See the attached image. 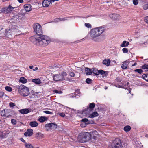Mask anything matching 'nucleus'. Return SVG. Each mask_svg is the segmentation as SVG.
<instances>
[{"mask_svg":"<svg viewBox=\"0 0 148 148\" xmlns=\"http://www.w3.org/2000/svg\"><path fill=\"white\" fill-rule=\"evenodd\" d=\"M34 32L37 34L31 37L30 39L33 43L38 46H46L50 42V38L47 36H40V34L42 33L41 26L38 23H36L33 25Z\"/></svg>","mask_w":148,"mask_h":148,"instance_id":"f257e3e1","label":"nucleus"},{"mask_svg":"<svg viewBox=\"0 0 148 148\" xmlns=\"http://www.w3.org/2000/svg\"><path fill=\"white\" fill-rule=\"evenodd\" d=\"M20 30L16 26H14L11 28L8 29H2L0 30V34H2V36L5 37L6 38L11 39L12 38V35L15 34L19 33Z\"/></svg>","mask_w":148,"mask_h":148,"instance_id":"f03ea898","label":"nucleus"},{"mask_svg":"<svg viewBox=\"0 0 148 148\" xmlns=\"http://www.w3.org/2000/svg\"><path fill=\"white\" fill-rule=\"evenodd\" d=\"M105 29L104 26H101L92 29L90 32L91 37L94 38L100 36Z\"/></svg>","mask_w":148,"mask_h":148,"instance_id":"7ed1b4c3","label":"nucleus"},{"mask_svg":"<svg viewBox=\"0 0 148 148\" xmlns=\"http://www.w3.org/2000/svg\"><path fill=\"white\" fill-rule=\"evenodd\" d=\"M18 89V92L21 96L26 97L29 94L28 88L23 85L19 86Z\"/></svg>","mask_w":148,"mask_h":148,"instance_id":"20e7f679","label":"nucleus"},{"mask_svg":"<svg viewBox=\"0 0 148 148\" xmlns=\"http://www.w3.org/2000/svg\"><path fill=\"white\" fill-rule=\"evenodd\" d=\"M79 138L81 142H85L90 139L91 135L88 132H84L80 134Z\"/></svg>","mask_w":148,"mask_h":148,"instance_id":"39448f33","label":"nucleus"},{"mask_svg":"<svg viewBox=\"0 0 148 148\" xmlns=\"http://www.w3.org/2000/svg\"><path fill=\"white\" fill-rule=\"evenodd\" d=\"M122 144L119 138L115 139L112 144V148H121Z\"/></svg>","mask_w":148,"mask_h":148,"instance_id":"423d86ee","label":"nucleus"},{"mask_svg":"<svg viewBox=\"0 0 148 148\" xmlns=\"http://www.w3.org/2000/svg\"><path fill=\"white\" fill-rule=\"evenodd\" d=\"M14 8L12 7L11 5H9L8 7H5L2 9V12L3 13L5 14L10 12L14 9Z\"/></svg>","mask_w":148,"mask_h":148,"instance_id":"0eeeda50","label":"nucleus"},{"mask_svg":"<svg viewBox=\"0 0 148 148\" xmlns=\"http://www.w3.org/2000/svg\"><path fill=\"white\" fill-rule=\"evenodd\" d=\"M45 127H49L51 129L55 130L57 127V125L56 124L54 123L47 124L45 125Z\"/></svg>","mask_w":148,"mask_h":148,"instance_id":"6e6552de","label":"nucleus"},{"mask_svg":"<svg viewBox=\"0 0 148 148\" xmlns=\"http://www.w3.org/2000/svg\"><path fill=\"white\" fill-rule=\"evenodd\" d=\"M31 111V109L30 108L22 109L19 110V112L22 114H26L29 113Z\"/></svg>","mask_w":148,"mask_h":148,"instance_id":"1a4fd4ad","label":"nucleus"},{"mask_svg":"<svg viewBox=\"0 0 148 148\" xmlns=\"http://www.w3.org/2000/svg\"><path fill=\"white\" fill-rule=\"evenodd\" d=\"M63 78H62L61 74H56L53 76V79L56 81L63 80Z\"/></svg>","mask_w":148,"mask_h":148,"instance_id":"9d476101","label":"nucleus"},{"mask_svg":"<svg viewBox=\"0 0 148 148\" xmlns=\"http://www.w3.org/2000/svg\"><path fill=\"white\" fill-rule=\"evenodd\" d=\"M132 61L130 60H128L123 62L121 66V68L123 69H126L127 67L128 64L131 62Z\"/></svg>","mask_w":148,"mask_h":148,"instance_id":"9b49d317","label":"nucleus"},{"mask_svg":"<svg viewBox=\"0 0 148 148\" xmlns=\"http://www.w3.org/2000/svg\"><path fill=\"white\" fill-rule=\"evenodd\" d=\"M133 143L135 148H142L143 147V145H141V143L138 140H134Z\"/></svg>","mask_w":148,"mask_h":148,"instance_id":"f8f14e48","label":"nucleus"},{"mask_svg":"<svg viewBox=\"0 0 148 148\" xmlns=\"http://www.w3.org/2000/svg\"><path fill=\"white\" fill-rule=\"evenodd\" d=\"M51 4V0H44L42 3V5L43 7H47Z\"/></svg>","mask_w":148,"mask_h":148,"instance_id":"ddd939ff","label":"nucleus"},{"mask_svg":"<svg viewBox=\"0 0 148 148\" xmlns=\"http://www.w3.org/2000/svg\"><path fill=\"white\" fill-rule=\"evenodd\" d=\"M110 17L111 18L114 20L118 19L120 17L119 15L116 14H110Z\"/></svg>","mask_w":148,"mask_h":148,"instance_id":"4468645a","label":"nucleus"},{"mask_svg":"<svg viewBox=\"0 0 148 148\" xmlns=\"http://www.w3.org/2000/svg\"><path fill=\"white\" fill-rule=\"evenodd\" d=\"M24 9L26 12L30 11L32 10L31 6L30 4H27L24 6Z\"/></svg>","mask_w":148,"mask_h":148,"instance_id":"2eb2a0df","label":"nucleus"},{"mask_svg":"<svg viewBox=\"0 0 148 148\" xmlns=\"http://www.w3.org/2000/svg\"><path fill=\"white\" fill-rule=\"evenodd\" d=\"M33 134V130L31 129H28L26 132L24 134L26 136H30Z\"/></svg>","mask_w":148,"mask_h":148,"instance_id":"dca6fc26","label":"nucleus"},{"mask_svg":"<svg viewBox=\"0 0 148 148\" xmlns=\"http://www.w3.org/2000/svg\"><path fill=\"white\" fill-rule=\"evenodd\" d=\"M36 137L38 139H42L44 138V135L41 133L38 132L36 134Z\"/></svg>","mask_w":148,"mask_h":148,"instance_id":"f3484780","label":"nucleus"},{"mask_svg":"<svg viewBox=\"0 0 148 148\" xmlns=\"http://www.w3.org/2000/svg\"><path fill=\"white\" fill-rule=\"evenodd\" d=\"M19 82L22 84H25L27 82V80L25 78L22 77H20Z\"/></svg>","mask_w":148,"mask_h":148,"instance_id":"a211bd4d","label":"nucleus"},{"mask_svg":"<svg viewBox=\"0 0 148 148\" xmlns=\"http://www.w3.org/2000/svg\"><path fill=\"white\" fill-rule=\"evenodd\" d=\"M32 82L37 84H39L41 83V81L39 78L33 79L32 80Z\"/></svg>","mask_w":148,"mask_h":148,"instance_id":"6ab92c4d","label":"nucleus"},{"mask_svg":"<svg viewBox=\"0 0 148 148\" xmlns=\"http://www.w3.org/2000/svg\"><path fill=\"white\" fill-rule=\"evenodd\" d=\"M85 73L87 75H90L92 73V69L88 68H85Z\"/></svg>","mask_w":148,"mask_h":148,"instance_id":"aec40b11","label":"nucleus"},{"mask_svg":"<svg viewBox=\"0 0 148 148\" xmlns=\"http://www.w3.org/2000/svg\"><path fill=\"white\" fill-rule=\"evenodd\" d=\"M99 74H100L103 76H106L108 74V72L105 71L103 70H99Z\"/></svg>","mask_w":148,"mask_h":148,"instance_id":"412c9836","label":"nucleus"},{"mask_svg":"<svg viewBox=\"0 0 148 148\" xmlns=\"http://www.w3.org/2000/svg\"><path fill=\"white\" fill-rule=\"evenodd\" d=\"M110 61L109 59H105L103 61V64L108 66L110 65Z\"/></svg>","mask_w":148,"mask_h":148,"instance_id":"4be33fe9","label":"nucleus"},{"mask_svg":"<svg viewBox=\"0 0 148 148\" xmlns=\"http://www.w3.org/2000/svg\"><path fill=\"white\" fill-rule=\"evenodd\" d=\"M129 44V42L124 40L123 42L121 44L120 46L121 47H126L128 46Z\"/></svg>","mask_w":148,"mask_h":148,"instance_id":"5701e85b","label":"nucleus"},{"mask_svg":"<svg viewBox=\"0 0 148 148\" xmlns=\"http://www.w3.org/2000/svg\"><path fill=\"white\" fill-rule=\"evenodd\" d=\"M92 73L95 74L96 75H99V70L96 68L92 69Z\"/></svg>","mask_w":148,"mask_h":148,"instance_id":"b1692460","label":"nucleus"},{"mask_svg":"<svg viewBox=\"0 0 148 148\" xmlns=\"http://www.w3.org/2000/svg\"><path fill=\"white\" fill-rule=\"evenodd\" d=\"M29 125L32 127H35L38 126V123L36 121H32L29 123Z\"/></svg>","mask_w":148,"mask_h":148,"instance_id":"393cba45","label":"nucleus"},{"mask_svg":"<svg viewBox=\"0 0 148 148\" xmlns=\"http://www.w3.org/2000/svg\"><path fill=\"white\" fill-rule=\"evenodd\" d=\"M17 19L18 18L16 16H13L11 18L10 20L9 21V22L10 23L15 22L17 21Z\"/></svg>","mask_w":148,"mask_h":148,"instance_id":"a878e982","label":"nucleus"},{"mask_svg":"<svg viewBox=\"0 0 148 148\" xmlns=\"http://www.w3.org/2000/svg\"><path fill=\"white\" fill-rule=\"evenodd\" d=\"M81 121L86 124L87 125L90 123V121L88 120L87 118L83 119L81 120Z\"/></svg>","mask_w":148,"mask_h":148,"instance_id":"bb28decb","label":"nucleus"},{"mask_svg":"<svg viewBox=\"0 0 148 148\" xmlns=\"http://www.w3.org/2000/svg\"><path fill=\"white\" fill-rule=\"evenodd\" d=\"M47 118L45 116H41L38 119L39 121L40 122H43L47 120Z\"/></svg>","mask_w":148,"mask_h":148,"instance_id":"cd10ccee","label":"nucleus"},{"mask_svg":"<svg viewBox=\"0 0 148 148\" xmlns=\"http://www.w3.org/2000/svg\"><path fill=\"white\" fill-rule=\"evenodd\" d=\"M98 115V114L96 112H95L92 113L90 116L89 117L90 118H94V117L97 116Z\"/></svg>","mask_w":148,"mask_h":148,"instance_id":"c85d7f7f","label":"nucleus"},{"mask_svg":"<svg viewBox=\"0 0 148 148\" xmlns=\"http://www.w3.org/2000/svg\"><path fill=\"white\" fill-rule=\"evenodd\" d=\"M142 77L144 79L148 82V73L144 74L142 75Z\"/></svg>","mask_w":148,"mask_h":148,"instance_id":"c756f323","label":"nucleus"},{"mask_svg":"<svg viewBox=\"0 0 148 148\" xmlns=\"http://www.w3.org/2000/svg\"><path fill=\"white\" fill-rule=\"evenodd\" d=\"M131 129L130 126L127 125L125 126L124 128V130L125 131L128 132L130 131Z\"/></svg>","mask_w":148,"mask_h":148,"instance_id":"7c9ffc66","label":"nucleus"},{"mask_svg":"<svg viewBox=\"0 0 148 148\" xmlns=\"http://www.w3.org/2000/svg\"><path fill=\"white\" fill-rule=\"evenodd\" d=\"M62 78H63V80H65V77L67 75V73L65 72H62L61 74Z\"/></svg>","mask_w":148,"mask_h":148,"instance_id":"2f4dec72","label":"nucleus"},{"mask_svg":"<svg viewBox=\"0 0 148 148\" xmlns=\"http://www.w3.org/2000/svg\"><path fill=\"white\" fill-rule=\"evenodd\" d=\"M5 89L8 91L10 92L12 91V88L10 86H7L5 87Z\"/></svg>","mask_w":148,"mask_h":148,"instance_id":"473e14b6","label":"nucleus"},{"mask_svg":"<svg viewBox=\"0 0 148 148\" xmlns=\"http://www.w3.org/2000/svg\"><path fill=\"white\" fill-rule=\"evenodd\" d=\"M25 145L26 148H33L32 145L30 144H27V143H25Z\"/></svg>","mask_w":148,"mask_h":148,"instance_id":"72a5a7b5","label":"nucleus"},{"mask_svg":"<svg viewBox=\"0 0 148 148\" xmlns=\"http://www.w3.org/2000/svg\"><path fill=\"white\" fill-rule=\"evenodd\" d=\"M5 110H3L1 112V115L2 116L4 117H6L7 116V115L5 113Z\"/></svg>","mask_w":148,"mask_h":148,"instance_id":"f704fd0d","label":"nucleus"},{"mask_svg":"<svg viewBox=\"0 0 148 148\" xmlns=\"http://www.w3.org/2000/svg\"><path fill=\"white\" fill-rule=\"evenodd\" d=\"M142 68L143 69H146L148 71V65L144 64L142 66Z\"/></svg>","mask_w":148,"mask_h":148,"instance_id":"c9c22d12","label":"nucleus"},{"mask_svg":"<svg viewBox=\"0 0 148 148\" xmlns=\"http://www.w3.org/2000/svg\"><path fill=\"white\" fill-rule=\"evenodd\" d=\"M85 26L86 27H87L88 28H91V25L89 23H85Z\"/></svg>","mask_w":148,"mask_h":148,"instance_id":"e433bc0d","label":"nucleus"},{"mask_svg":"<svg viewBox=\"0 0 148 148\" xmlns=\"http://www.w3.org/2000/svg\"><path fill=\"white\" fill-rule=\"evenodd\" d=\"M95 104L94 103H91L90 104L89 108L91 109H93L95 107Z\"/></svg>","mask_w":148,"mask_h":148,"instance_id":"4c0bfd02","label":"nucleus"},{"mask_svg":"<svg viewBox=\"0 0 148 148\" xmlns=\"http://www.w3.org/2000/svg\"><path fill=\"white\" fill-rule=\"evenodd\" d=\"M53 92L54 93H56V94H61L62 93V92L61 91H58L57 90H53Z\"/></svg>","mask_w":148,"mask_h":148,"instance_id":"58836bf2","label":"nucleus"},{"mask_svg":"<svg viewBox=\"0 0 148 148\" xmlns=\"http://www.w3.org/2000/svg\"><path fill=\"white\" fill-rule=\"evenodd\" d=\"M12 123L13 125H15L16 124V121L14 119H12L11 120Z\"/></svg>","mask_w":148,"mask_h":148,"instance_id":"ea45409f","label":"nucleus"},{"mask_svg":"<svg viewBox=\"0 0 148 148\" xmlns=\"http://www.w3.org/2000/svg\"><path fill=\"white\" fill-rule=\"evenodd\" d=\"M122 51L123 53H127L128 51V50L127 48H124L122 49Z\"/></svg>","mask_w":148,"mask_h":148,"instance_id":"a19ab883","label":"nucleus"},{"mask_svg":"<svg viewBox=\"0 0 148 148\" xmlns=\"http://www.w3.org/2000/svg\"><path fill=\"white\" fill-rule=\"evenodd\" d=\"M143 8L144 10L148 9V4H145L143 5Z\"/></svg>","mask_w":148,"mask_h":148,"instance_id":"79ce46f5","label":"nucleus"},{"mask_svg":"<svg viewBox=\"0 0 148 148\" xmlns=\"http://www.w3.org/2000/svg\"><path fill=\"white\" fill-rule=\"evenodd\" d=\"M65 19L64 18H57L55 20V22H58L60 21H64Z\"/></svg>","mask_w":148,"mask_h":148,"instance_id":"37998d69","label":"nucleus"},{"mask_svg":"<svg viewBox=\"0 0 148 148\" xmlns=\"http://www.w3.org/2000/svg\"><path fill=\"white\" fill-rule=\"evenodd\" d=\"M134 71H135L137 72L139 74H141L143 72V71L141 69H136Z\"/></svg>","mask_w":148,"mask_h":148,"instance_id":"c03bdc74","label":"nucleus"},{"mask_svg":"<svg viewBox=\"0 0 148 148\" xmlns=\"http://www.w3.org/2000/svg\"><path fill=\"white\" fill-rule=\"evenodd\" d=\"M133 3L134 5H136L138 3V0H133Z\"/></svg>","mask_w":148,"mask_h":148,"instance_id":"a18cd8bd","label":"nucleus"},{"mask_svg":"<svg viewBox=\"0 0 148 148\" xmlns=\"http://www.w3.org/2000/svg\"><path fill=\"white\" fill-rule=\"evenodd\" d=\"M43 112L47 114H53V113L52 112L49 111H43Z\"/></svg>","mask_w":148,"mask_h":148,"instance_id":"49530a36","label":"nucleus"},{"mask_svg":"<svg viewBox=\"0 0 148 148\" xmlns=\"http://www.w3.org/2000/svg\"><path fill=\"white\" fill-rule=\"evenodd\" d=\"M58 114L59 115L63 117H64L65 115V114L63 113H58Z\"/></svg>","mask_w":148,"mask_h":148,"instance_id":"de8ad7c7","label":"nucleus"},{"mask_svg":"<svg viewBox=\"0 0 148 148\" xmlns=\"http://www.w3.org/2000/svg\"><path fill=\"white\" fill-rule=\"evenodd\" d=\"M91 79L90 78H87L86 80V82L88 83L89 84L91 83Z\"/></svg>","mask_w":148,"mask_h":148,"instance_id":"09e8293b","label":"nucleus"},{"mask_svg":"<svg viewBox=\"0 0 148 148\" xmlns=\"http://www.w3.org/2000/svg\"><path fill=\"white\" fill-rule=\"evenodd\" d=\"M9 106L11 108H13L15 106V105L14 103L10 102L9 103Z\"/></svg>","mask_w":148,"mask_h":148,"instance_id":"8fccbe9b","label":"nucleus"},{"mask_svg":"<svg viewBox=\"0 0 148 148\" xmlns=\"http://www.w3.org/2000/svg\"><path fill=\"white\" fill-rule=\"evenodd\" d=\"M69 75L71 77H73L75 75V74L73 72H71L69 73Z\"/></svg>","mask_w":148,"mask_h":148,"instance_id":"3c124183","label":"nucleus"},{"mask_svg":"<svg viewBox=\"0 0 148 148\" xmlns=\"http://www.w3.org/2000/svg\"><path fill=\"white\" fill-rule=\"evenodd\" d=\"M4 95V93L2 91H0V97H3Z\"/></svg>","mask_w":148,"mask_h":148,"instance_id":"603ef678","label":"nucleus"},{"mask_svg":"<svg viewBox=\"0 0 148 148\" xmlns=\"http://www.w3.org/2000/svg\"><path fill=\"white\" fill-rule=\"evenodd\" d=\"M86 125H87L86 124L83 123L81 124L80 125L82 127H84L86 126Z\"/></svg>","mask_w":148,"mask_h":148,"instance_id":"864d4df0","label":"nucleus"},{"mask_svg":"<svg viewBox=\"0 0 148 148\" xmlns=\"http://www.w3.org/2000/svg\"><path fill=\"white\" fill-rule=\"evenodd\" d=\"M145 21L148 24V16L145 17L144 19Z\"/></svg>","mask_w":148,"mask_h":148,"instance_id":"5fc2aeb1","label":"nucleus"},{"mask_svg":"<svg viewBox=\"0 0 148 148\" xmlns=\"http://www.w3.org/2000/svg\"><path fill=\"white\" fill-rule=\"evenodd\" d=\"M144 39L146 40L147 42L148 43V35L145 36L144 37Z\"/></svg>","mask_w":148,"mask_h":148,"instance_id":"6e6d98bb","label":"nucleus"},{"mask_svg":"<svg viewBox=\"0 0 148 148\" xmlns=\"http://www.w3.org/2000/svg\"><path fill=\"white\" fill-rule=\"evenodd\" d=\"M20 3H22L23 2V0H17Z\"/></svg>","mask_w":148,"mask_h":148,"instance_id":"4d7b16f0","label":"nucleus"},{"mask_svg":"<svg viewBox=\"0 0 148 148\" xmlns=\"http://www.w3.org/2000/svg\"><path fill=\"white\" fill-rule=\"evenodd\" d=\"M72 94V97H76L75 93H73Z\"/></svg>","mask_w":148,"mask_h":148,"instance_id":"13d9d810","label":"nucleus"},{"mask_svg":"<svg viewBox=\"0 0 148 148\" xmlns=\"http://www.w3.org/2000/svg\"><path fill=\"white\" fill-rule=\"evenodd\" d=\"M29 68L30 69H33V66H30L29 67Z\"/></svg>","mask_w":148,"mask_h":148,"instance_id":"bf43d9fd","label":"nucleus"},{"mask_svg":"<svg viewBox=\"0 0 148 148\" xmlns=\"http://www.w3.org/2000/svg\"><path fill=\"white\" fill-rule=\"evenodd\" d=\"M116 79L119 82H121V79H120L119 78H118Z\"/></svg>","mask_w":148,"mask_h":148,"instance_id":"052dcab7","label":"nucleus"},{"mask_svg":"<svg viewBox=\"0 0 148 148\" xmlns=\"http://www.w3.org/2000/svg\"><path fill=\"white\" fill-rule=\"evenodd\" d=\"M136 64H137V63H136V62H135V63H134V64H132V66H136Z\"/></svg>","mask_w":148,"mask_h":148,"instance_id":"680f3d73","label":"nucleus"},{"mask_svg":"<svg viewBox=\"0 0 148 148\" xmlns=\"http://www.w3.org/2000/svg\"><path fill=\"white\" fill-rule=\"evenodd\" d=\"M38 69V68L37 67H36L35 68V69H34L33 70V71H36V70H37Z\"/></svg>","mask_w":148,"mask_h":148,"instance_id":"e2e57ef3","label":"nucleus"},{"mask_svg":"<svg viewBox=\"0 0 148 148\" xmlns=\"http://www.w3.org/2000/svg\"><path fill=\"white\" fill-rule=\"evenodd\" d=\"M21 140L22 141V142H25V140H24V139H23V138H21Z\"/></svg>","mask_w":148,"mask_h":148,"instance_id":"0e129e2a","label":"nucleus"},{"mask_svg":"<svg viewBox=\"0 0 148 148\" xmlns=\"http://www.w3.org/2000/svg\"><path fill=\"white\" fill-rule=\"evenodd\" d=\"M51 0V2H54L55 1H58L59 0Z\"/></svg>","mask_w":148,"mask_h":148,"instance_id":"69168bd1","label":"nucleus"},{"mask_svg":"<svg viewBox=\"0 0 148 148\" xmlns=\"http://www.w3.org/2000/svg\"><path fill=\"white\" fill-rule=\"evenodd\" d=\"M129 90V93H130L131 92V90L130 89H129L128 90Z\"/></svg>","mask_w":148,"mask_h":148,"instance_id":"338daca9","label":"nucleus"},{"mask_svg":"<svg viewBox=\"0 0 148 148\" xmlns=\"http://www.w3.org/2000/svg\"><path fill=\"white\" fill-rule=\"evenodd\" d=\"M107 88H108V87H105V90H106Z\"/></svg>","mask_w":148,"mask_h":148,"instance_id":"774afa93","label":"nucleus"}]
</instances>
